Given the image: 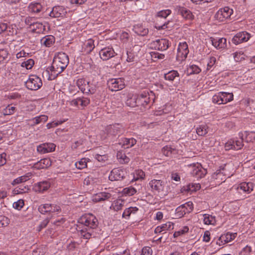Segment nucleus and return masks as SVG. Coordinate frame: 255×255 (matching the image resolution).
<instances>
[{
  "label": "nucleus",
  "mask_w": 255,
  "mask_h": 255,
  "mask_svg": "<svg viewBox=\"0 0 255 255\" xmlns=\"http://www.w3.org/2000/svg\"><path fill=\"white\" fill-rule=\"evenodd\" d=\"M80 222L84 225L80 231L81 236L85 239H89L94 235V230L98 226V220L95 216L89 214L82 216Z\"/></svg>",
  "instance_id": "obj_1"
},
{
  "label": "nucleus",
  "mask_w": 255,
  "mask_h": 255,
  "mask_svg": "<svg viewBox=\"0 0 255 255\" xmlns=\"http://www.w3.org/2000/svg\"><path fill=\"white\" fill-rule=\"evenodd\" d=\"M100 58L106 61L116 55V52L112 47L107 46L102 48L99 52Z\"/></svg>",
  "instance_id": "obj_14"
},
{
  "label": "nucleus",
  "mask_w": 255,
  "mask_h": 255,
  "mask_svg": "<svg viewBox=\"0 0 255 255\" xmlns=\"http://www.w3.org/2000/svg\"><path fill=\"white\" fill-rule=\"evenodd\" d=\"M151 59L153 61H156L158 59H163L165 56L163 54L156 52H152L150 53Z\"/></svg>",
  "instance_id": "obj_55"
},
{
  "label": "nucleus",
  "mask_w": 255,
  "mask_h": 255,
  "mask_svg": "<svg viewBox=\"0 0 255 255\" xmlns=\"http://www.w3.org/2000/svg\"><path fill=\"white\" fill-rule=\"evenodd\" d=\"M94 40L92 39H89L84 44L83 50L87 53H90L95 48Z\"/></svg>",
  "instance_id": "obj_30"
},
{
  "label": "nucleus",
  "mask_w": 255,
  "mask_h": 255,
  "mask_svg": "<svg viewBox=\"0 0 255 255\" xmlns=\"http://www.w3.org/2000/svg\"><path fill=\"white\" fill-rule=\"evenodd\" d=\"M189 51L187 43L186 42H180L177 49L176 60L179 63L184 61L187 58Z\"/></svg>",
  "instance_id": "obj_7"
},
{
  "label": "nucleus",
  "mask_w": 255,
  "mask_h": 255,
  "mask_svg": "<svg viewBox=\"0 0 255 255\" xmlns=\"http://www.w3.org/2000/svg\"><path fill=\"white\" fill-rule=\"evenodd\" d=\"M69 63L68 56L63 52H59L55 56L51 66L49 68L51 74L57 76L67 67Z\"/></svg>",
  "instance_id": "obj_2"
},
{
  "label": "nucleus",
  "mask_w": 255,
  "mask_h": 255,
  "mask_svg": "<svg viewBox=\"0 0 255 255\" xmlns=\"http://www.w3.org/2000/svg\"><path fill=\"white\" fill-rule=\"evenodd\" d=\"M200 187V185L199 183H190L184 187V190L191 193L199 190Z\"/></svg>",
  "instance_id": "obj_39"
},
{
  "label": "nucleus",
  "mask_w": 255,
  "mask_h": 255,
  "mask_svg": "<svg viewBox=\"0 0 255 255\" xmlns=\"http://www.w3.org/2000/svg\"><path fill=\"white\" fill-rule=\"evenodd\" d=\"M95 158L99 162H104L108 159V157L106 155H100L96 154L95 155Z\"/></svg>",
  "instance_id": "obj_64"
},
{
  "label": "nucleus",
  "mask_w": 255,
  "mask_h": 255,
  "mask_svg": "<svg viewBox=\"0 0 255 255\" xmlns=\"http://www.w3.org/2000/svg\"><path fill=\"white\" fill-rule=\"evenodd\" d=\"M186 213H188V210L185 209L182 205L177 207L175 211L176 216L178 218L182 217Z\"/></svg>",
  "instance_id": "obj_49"
},
{
  "label": "nucleus",
  "mask_w": 255,
  "mask_h": 255,
  "mask_svg": "<svg viewBox=\"0 0 255 255\" xmlns=\"http://www.w3.org/2000/svg\"><path fill=\"white\" fill-rule=\"evenodd\" d=\"M48 120V117L46 115H41L36 117L32 119L34 124L37 125L41 122H46Z\"/></svg>",
  "instance_id": "obj_52"
},
{
  "label": "nucleus",
  "mask_w": 255,
  "mask_h": 255,
  "mask_svg": "<svg viewBox=\"0 0 255 255\" xmlns=\"http://www.w3.org/2000/svg\"><path fill=\"white\" fill-rule=\"evenodd\" d=\"M138 210V208L136 207H130L126 208L122 214V217L126 219H128L131 215L135 214Z\"/></svg>",
  "instance_id": "obj_31"
},
{
  "label": "nucleus",
  "mask_w": 255,
  "mask_h": 255,
  "mask_svg": "<svg viewBox=\"0 0 255 255\" xmlns=\"http://www.w3.org/2000/svg\"><path fill=\"white\" fill-rule=\"evenodd\" d=\"M175 151V149L169 146H165L162 149V153L166 156H170Z\"/></svg>",
  "instance_id": "obj_51"
},
{
  "label": "nucleus",
  "mask_w": 255,
  "mask_h": 255,
  "mask_svg": "<svg viewBox=\"0 0 255 255\" xmlns=\"http://www.w3.org/2000/svg\"><path fill=\"white\" fill-rule=\"evenodd\" d=\"M151 191L154 194L159 196H165L167 191L165 190L166 183L162 180L153 179L149 182Z\"/></svg>",
  "instance_id": "obj_3"
},
{
  "label": "nucleus",
  "mask_w": 255,
  "mask_h": 255,
  "mask_svg": "<svg viewBox=\"0 0 255 255\" xmlns=\"http://www.w3.org/2000/svg\"><path fill=\"white\" fill-rule=\"evenodd\" d=\"M24 201L22 200H18L13 204V207L18 210H20L24 206Z\"/></svg>",
  "instance_id": "obj_59"
},
{
  "label": "nucleus",
  "mask_w": 255,
  "mask_h": 255,
  "mask_svg": "<svg viewBox=\"0 0 255 255\" xmlns=\"http://www.w3.org/2000/svg\"><path fill=\"white\" fill-rule=\"evenodd\" d=\"M38 211L42 214L47 213H52L59 212L61 209L59 206L53 204H43L38 207Z\"/></svg>",
  "instance_id": "obj_10"
},
{
  "label": "nucleus",
  "mask_w": 255,
  "mask_h": 255,
  "mask_svg": "<svg viewBox=\"0 0 255 255\" xmlns=\"http://www.w3.org/2000/svg\"><path fill=\"white\" fill-rule=\"evenodd\" d=\"M171 13V10L169 9L161 10L157 12L156 16L158 17L166 18Z\"/></svg>",
  "instance_id": "obj_50"
},
{
  "label": "nucleus",
  "mask_w": 255,
  "mask_h": 255,
  "mask_svg": "<svg viewBox=\"0 0 255 255\" xmlns=\"http://www.w3.org/2000/svg\"><path fill=\"white\" fill-rule=\"evenodd\" d=\"M176 8L178 13L181 14L184 19L188 20L194 19V16L189 10L182 7H177Z\"/></svg>",
  "instance_id": "obj_24"
},
{
  "label": "nucleus",
  "mask_w": 255,
  "mask_h": 255,
  "mask_svg": "<svg viewBox=\"0 0 255 255\" xmlns=\"http://www.w3.org/2000/svg\"><path fill=\"white\" fill-rule=\"evenodd\" d=\"M51 165V161L49 158H46L42 159L37 162L35 163L33 167L36 169H41L46 168Z\"/></svg>",
  "instance_id": "obj_23"
},
{
  "label": "nucleus",
  "mask_w": 255,
  "mask_h": 255,
  "mask_svg": "<svg viewBox=\"0 0 255 255\" xmlns=\"http://www.w3.org/2000/svg\"><path fill=\"white\" fill-rule=\"evenodd\" d=\"M191 168V174L197 178H201L205 175L206 171L203 169L201 165L199 163L190 165Z\"/></svg>",
  "instance_id": "obj_13"
},
{
  "label": "nucleus",
  "mask_w": 255,
  "mask_h": 255,
  "mask_svg": "<svg viewBox=\"0 0 255 255\" xmlns=\"http://www.w3.org/2000/svg\"><path fill=\"white\" fill-rule=\"evenodd\" d=\"M237 236V233H227L223 234L217 240V244L220 246L230 242L234 240Z\"/></svg>",
  "instance_id": "obj_18"
},
{
  "label": "nucleus",
  "mask_w": 255,
  "mask_h": 255,
  "mask_svg": "<svg viewBox=\"0 0 255 255\" xmlns=\"http://www.w3.org/2000/svg\"><path fill=\"white\" fill-rule=\"evenodd\" d=\"M150 47L160 51L166 50L169 47L168 41L165 39H158L152 41Z\"/></svg>",
  "instance_id": "obj_12"
},
{
  "label": "nucleus",
  "mask_w": 255,
  "mask_h": 255,
  "mask_svg": "<svg viewBox=\"0 0 255 255\" xmlns=\"http://www.w3.org/2000/svg\"><path fill=\"white\" fill-rule=\"evenodd\" d=\"M134 50H137L134 46L132 49L127 51V61L128 62H131L135 61L137 56V53Z\"/></svg>",
  "instance_id": "obj_41"
},
{
  "label": "nucleus",
  "mask_w": 255,
  "mask_h": 255,
  "mask_svg": "<svg viewBox=\"0 0 255 255\" xmlns=\"http://www.w3.org/2000/svg\"><path fill=\"white\" fill-rule=\"evenodd\" d=\"M90 103V100L86 97H79L72 100L70 102V105L74 106H81L84 107L87 106Z\"/></svg>",
  "instance_id": "obj_22"
},
{
  "label": "nucleus",
  "mask_w": 255,
  "mask_h": 255,
  "mask_svg": "<svg viewBox=\"0 0 255 255\" xmlns=\"http://www.w3.org/2000/svg\"><path fill=\"white\" fill-rule=\"evenodd\" d=\"M125 202L124 200L121 198H118L112 202L110 209L115 211L121 210L124 206Z\"/></svg>",
  "instance_id": "obj_26"
},
{
  "label": "nucleus",
  "mask_w": 255,
  "mask_h": 255,
  "mask_svg": "<svg viewBox=\"0 0 255 255\" xmlns=\"http://www.w3.org/2000/svg\"><path fill=\"white\" fill-rule=\"evenodd\" d=\"M232 93L220 92L214 95L212 99V102L218 105L225 104L233 100Z\"/></svg>",
  "instance_id": "obj_4"
},
{
  "label": "nucleus",
  "mask_w": 255,
  "mask_h": 255,
  "mask_svg": "<svg viewBox=\"0 0 255 255\" xmlns=\"http://www.w3.org/2000/svg\"><path fill=\"white\" fill-rule=\"evenodd\" d=\"M28 8L33 13H39L41 11L42 6L40 3H33L30 4Z\"/></svg>",
  "instance_id": "obj_46"
},
{
  "label": "nucleus",
  "mask_w": 255,
  "mask_h": 255,
  "mask_svg": "<svg viewBox=\"0 0 255 255\" xmlns=\"http://www.w3.org/2000/svg\"><path fill=\"white\" fill-rule=\"evenodd\" d=\"M174 224L171 222H168L165 224L157 226L154 230L155 233H166V231L173 229Z\"/></svg>",
  "instance_id": "obj_25"
},
{
  "label": "nucleus",
  "mask_w": 255,
  "mask_h": 255,
  "mask_svg": "<svg viewBox=\"0 0 255 255\" xmlns=\"http://www.w3.org/2000/svg\"><path fill=\"white\" fill-rule=\"evenodd\" d=\"M133 30L137 34L144 36L148 32V30L143 26L141 24H137L133 26Z\"/></svg>",
  "instance_id": "obj_33"
},
{
  "label": "nucleus",
  "mask_w": 255,
  "mask_h": 255,
  "mask_svg": "<svg viewBox=\"0 0 255 255\" xmlns=\"http://www.w3.org/2000/svg\"><path fill=\"white\" fill-rule=\"evenodd\" d=\"M254 188V185L252 182H243L236 187V189L241 193L242 191L244 193H250Z\"/></svg>",
  "instance_id": "obj_20"
},
{
  "label": "nucleus",
  "mask_w": 255,
  "mask_h": 255,
  "mask_svg": "<svg viewBox=\"0 0 255 255\" xmlns=\"http://www.w3.org/2000/svg\"><path fill=\"white\" fill-rule=\"evenodd\" d=\"M179 73L177 71L171 70L164 74V78L166 80L173 81L176 77H179Z\"/></svg>",
  "instance_id": "obj_44"
},
{
  "label": "nucleus",
  "mask_w": 255,
  "mask_h": 255,
  "mask_svg": "<svg viewBox=\"0 0 255 255\" xmlns=\"http://www.w3.org/2000/svg\"><path fill=\"white\" fill-rule=\"evenodd\" d=\"M197 133L200 136H203L207 132V128L206 126H199L196 129Z\"/></svg>",
  "instance_id": "obj_54"
},
{
  "label": "nucleus",
  "mask_w": 255,
  "mask_h": 255,
  "mask_svg": "<svg viewBox=\"0 0 255 255\" xmlns=\"http://www.w3.org/2000/svg\"><path fill=\"white\" fill-rule=\"evenodd\" d=\"M126 171L122 169L114 168L113 169L109 176L111 181L120 180L125 178Z\"/></svg>",
  "instance_id": "obj_16"
},
{
  "label": "nucleus",
  "mask_w": 255,
  "mask_h": 255,
  "mask_svg": "<svg viewBox=\"0 0 255 255\" xmlns=\"http://www.w3.org/2000/svg\"><path fill=\"white\" fill-rule=\"evenodd\" d=\"M64 121H57V122H52L51 123H49L46 125V127L47 128L49 129L52 128L56 127L61 124H62Z\"/></svg>",
  "instance_id": "obj_61"
},
{
  "label": "nucleus",
  "mask_w": 255,
  "mask_h": 255,
  "mask_svg": "<svg viewBox=\"0 0 255 255\" xmlns=\"http://www.w3.org/2000/svg\"><path fill=\"white\" fill-rule=\"evenodd\" d=\"M234 59L236 62H240L245 59L246 55L241 51H236L233 54Z\"/></svg>",
  "instance_id": "obj_48"
},
{
  "label": "nucleus",
  "mask_w": 255,
  "mask_h": 255,
  "mask_svg": "<svg viewBox=\"0 0 255 255\" xmlns=\"http://www.w3.org/2000/svg\"><path fill=\"white\" fill-rule=\"evenodd\" d=\"M64 9L59 6H55L49 13V16L52 17H59L64 13Z\"/></svg>",
  "instance_id": "obj_34"
},
{
  "label": "nucleus",
  "mask_w": 255,
  "mask_h": 255,
  "mask_svg": "<svg viewBox=\"0 0 255 255\" xmlns=\"http://www.w3.org/2000/svg\"><path fill=\"white\" fill-rule=\"evenodd\" d=\"M56 145L51 142H46L39 144L37 146V151L40 154L51 152L55 150Z\"/></svg>",
  "instance_id": "obj_15"
},
{
  "label": "nucleus",
  "mask_w": 255,
  "mask_h": 255,
  "mask_svg": "<svg viewBox=\"0 0 255 255\" xmlns=\"http://www.w3.org/2000/svg\"><path fill=\"white\" fill-rule=\"evenodd\" d=\"M89 161V159L87 158H83L75 163V166L79 169H83L87 167V162Z\"/></svg>",
  "instance_id": "obj_45"
},
{
  "label": "nucleus",
  "mask_w": 255,
  "mask_h": 255,
  "mask_svg": "<svg viewBox=\"0 0 255 255\" xmlns=\"http://www.w3.org/2000/svg\"><path fill=\"white\" fill-rule=\"evenodd\" d=\"M16 111V108L12 105H7L2 111L3 114L5 116L13 114Z\"/></svg>",
  "instance_id": "obj_47"
},
{
  "label": "nucleus",
  "mask_w": 255,
  "mask_h": 255,
  "mask_svg": "<svg viewBox=\"0 0 255 255\" xmlns=\"http://www.w3.org/2000/svg\"><path fill=\"white\" fill-rule=\"evenodd\" d=\"M250 34L243 31L238 33L232 39V42L236 45H238L242 42L247 41L250 38Z\"/></svg>",
  "instance_id": "obj_17"
},
{
  "label": "nucleus",
  "mask_w": 255,
  "mask_h": 255,
  "mask_svg": "<svg viewBox=\"0 0 255 255\" xmlns=\"http://www.w3.org/2000/svg\"><path fill=\"white\" fill-rule=\"evenodd\" d=\"M243 134L244 140L247 142H254L255 141V132H247L245 131L244 133L242 132Z\"/></svg>",
  "instance_id": "obj_40"
},
{
  "label": "nucleus",
  "mask_w": 255,
  "mask_h": 255,
  "mask_svg": "<svg viewBox=\"0 0 255 255\" xmlns=\"http://www.w3.org/2000/svg\"><path fill=\"white\" fill-rule=\"evenodd\" d=\"M8 52L6 49L0 50V63L6 60L8 57Z\"/></svg>",
  "instance_id": "obj_57"
},
{
  "label": "nucleus",
  "mask_w": 255,
  "mask_h": 255,
  "mask_svg": "<svg viewBox=\"0 0 255 255\" xmlns=\"http://www.w3.org/2000/svg\"><path fill=\"white\" fill-rule=\"evenodd\" d=\"M77 85L83 93L93 94L95 88L91 87L89 82L84 79H79L77 81Z\"/></svg>",
  "instance_id": "obj_11"
},
{
  "label": "nucleus",
  "mask_w": 255,
  "mask_h": 255,
  "mask_svg": "<svg viewBox=\"0 0 255 255\" xmlns=\"http://www.w3.org/2000/svg\"><path fill=\"white\" fill-rule=\"evenodd\" d=\"M26 87L31 90H37L42 85L41 79L36 75H30L25 82Z\"/></svg>",
  "instance_id": "obj_6"
},
{
  "label": "nucleus",
  "mask_w": 255,
  "mask_h": 255,
  "mask_svg": "<svg viewBox=\"0 0 255 255\" xmlns=\"http://www.w3.org/2000/svg\"><path fill=\"white\" fill-rule=\"evenodd\" d=\"M240 138L231 139L229 140L225 145V148L226 150L230 149L239 150L243 146V134L239 133Z\"/></svg>",
  "instance_id": "obj_5"
},
{
  "label": "nucleus",
  "mask_w": 255,
  "mask_h": 255,
  "mask_svg": "<svg viewBox=\"0 0 255 255\" xmlns=\"http://www.w3.org/2000/svg\"><path fill=\"white\" fill-rule=\"evenodd\" d=\"M31 29L35 33H43L45 31V25L41 22H34L31 27Z\"/></svg>",
  "instance_id": "obj_32"
},
{
  "label": "nucleus",
  "mask_w": 255,
  "mask_h": 255,
  "mask_svg": "<svg viewBox=\"0 0 255 255\" xmlns=\"http://www.w3.org/2000/svg\"><path fill=\"white\" fill-rule=\"evenodd\" d=\"M50 187V183L47 181L40 182L34 186L35 191L43 192L47 190Z\"/></svg>",
  "instance_id": "obj_29"
},
{
  "label": "nucleus",
  "mask_w": 255,
  "mask_h": 255,
  "mask_svg": "<svg viewBox=\"0 0 255 255\" xmlns=\"http://www.w3.org/2000/svg\"><path fill=\"white\" fill-rule=\"evenodd\" d=\"M233 13V10L228 6L220 8L215 14V18L219 21H224L230 17Z\"/></svg>",
  "instance_id": "obj_9"
},
{
  "label": "nucleus",
  "mask_w": 255,
  "mask_h": 255,
  "mask_svg": "<svg viewBox=\"0 0 255 255\" xmlns=\"http://www.w3.org/2000/svg\"><path fill=\"white\" fill-rule=\"evenodd\" d=\"M32 174L30 172L27 173L24 175L18 177L15 179L12 182V185H15L16 184L25 182L29 180L31 177Z\"/></svg>",
  "instance_id": "obj_38"
},
{
  "label": "nucleus",
  "mask_w": 255,
  "mask_h": 255,
  "mask_svg": "<svg viewBox=\"0 0 255 255\" xmlns=\"http://www.w3.org/2000/svg\"><path fill=\"white\" fill-rule=\"evenodd\" d=\"M203 222L205 225H214L216 223V218L215 216L205 214L203 215Z\"/></svg>",
  "instance_id": "obj_37"
},
{
  "label": "nucleus",
  "mask_w": 255,
  "mask_h": 255,
  "mask_svg": "<svg viewBox=\"0 0 255 255\" xmlns=\"http://www.w3.org/2000/svg\"><path fill=\"white\" fill-rule=\"evenodd\" d=\"M123 145L126 146V148H129L133 146L136 143V140L133 138H125L122 139Z\"/></svg>",
  "instance_id": "obj_42"
},
{
  "label": "nucleus",
  "mask_w": 255,
  "mask_h": 255,
  "mask_svg": "<svg viewBox=\"0 0 255 255\" xmlns=\"http://www.w3.org/2000/svg\"><path fill=\"white\" fill-rule=\"evenodd\" d=\"M137 192L136 189L132 186L126 187L123 189L122 192L123 195L126 196H131Z\"/></svg>",
  "instance_id": "obj_43"
},
{
  "label": "nucleus",
  "mask_w": 255,
  "mask_h": 255,
  "mask_svg": "<svg viewBox=\"0 0 255 255\" xmlns=\"http://www.w3.org/2000/svg\"><path fill=\"white\" fill-rule=\"evenodd\" d=\"M133 178L131 182L143 180L145 178V173L140 169L135 170L132 173Z\"/></svg>",
  "instance_id": "obj_36"
},
{
  "label": "nucleus",
  "mask_w": 255,
  "mask_h": 255,
  "mask_svg": "<svg viewBox=\"0 0 255 255\" xmlns=\"http://www.w3.org/2000/svg\"><path fill=\"white\" fill-rule=\"evenodd\" d=\"M216 58L215 57H210L207 64V70H210L216 63Z\"/></svg>",
  "instance_id": "obj_63"
},
{
  "label": "nucleus",
  "mask_w": 255,
  "mask_h": 255,
  "mask_svg": "<svg viewBox=\"0 0 255 255\" xmlns=\"http://www.w3.org/2000/svg\"><path fill=\"white\" fill-rule=\"evenodd\" d=\"M55 42V37L52 35H46L43 37L40 40L42 45L45 47L51 46Z\"/></svg>",
  "instance_id": "obj_28"
},
{
  "label": "nucleus",
  "mask_w": 255,
  "mask_h": 255,
  "mask_svg": "<svg viewBox=\"0 0 255 255\" xmlns=\"http://www.w3.org/2000/svg\"><path fill=\"white\" fill-rule=\"evenodd\" d=\"M9 219L4 216H0V228L7 226L9 224Z\"/></svg>",
  "instance_id": "obj_58"
},
{
  "label": "nucleus",
  "mask_w": 255,
  "mask_h": 255,
  "mask_svg": "<svg viewBox=\"0 0 255 255\" xmlns=\"http://www.w3.org/2000/svg\"><path fill=\"white\" fill-rule=\"evenodd\" d=\"M112 197L110 193L100 192L93 195L92 200L94 202H100L109 200Z\"/></svg>",
  "instance_id": "obj_19"
},
{
  "label": "nucleus",
  "mask_w": 255,
  "mask_h": 255,
  "mask_svg": "<svg viewBox=\"0 0 255 255\" xmlns=\"http://www.w3.org/2000/svg\"><path fill=\"white\" fill-rule=\"evenodd\" d=\"M152 250L149 247H144L142 248L141 255H152Z\"/></svg>",
  "instance_id": "obj_60"
},
{
  "label": "nucleus",
  "mask_w": 255,
  "mask_h": 255,
  "mask_svg": "<svg viewBox=\"0 0 255 255\" xmlns=\"http://www.w3.org/2000/svg\"><path fill=\"white\" fill-rule=\"evenodd\" d=\"M108 85L112 91H118L125 88V80L122 78L111 79L108 81Z\"/></svg>",
  "instance_id": "obj_8"
},
{
  "label": "nucleus",
  "mask_w": 255,
  "mask_h": 255,
  "mask_svg": "<svg viewBox=\"0 0 255 255\" xmlns=\"http://www.w3.org/2000/svg\"><path fill=\"white\" fill-rule=\"evenodd\" d=\"M149 101V97L146 93L137 95V106H141L144 107L148 104Z\"/></svg>",
  "instance_id": "obj_27"
},
{
  "label": "nucleus",
  "mask_w": 255,
  "mask_h": 255,
  "mask_svg": "<svg viewBox=\"0 0 255 255\" xmlns=\"http://www.w3.org/2000/svg\"><path fill=\"white\" fill-rule=\"evenodd\" d=\"M251 247L247 246L241 251V255H251Z\"/></svg>",
  "instance_id": "obj_62"
},
{
  "label": "nucleus",
  "mask_w": 255,
  "mask_h": 255,
  "mask_svg": "<svg viewBox=\"0 0 255 255\" xmlns=\"http://www.w3.org/2000/svg\"><path fill=\"white\" fill-rule=\"evenodd\" d=\"M137 95L129 94L126 101V105L129 107H134L137 106Z\"/></svg>",
  "instance_id": "obj_35"
},
{
  "label": "nucleus",
  "mask_w": 255,
  "mask_h": 255,
  "mask_svg": "<svg viewBox=\"0 0 255 255\" xmlns=\"http://www.w3.org/2000/svg\"><path fill=\"white\" fill-rule=\"evenodd\" d=\"M34 64L33 60L29 59L26 61H24L21 63V66L22 67L25 68L27 70H29L32 68Z\"/></svg>",
  "instance_id": "obj_53"
},
{
  "label": "nucleus",
  "mask_w": 255,
  "mask_h": 255,
  "mask_svg": "<svg viewBox=\"0 0 255 255\" xmlns=\"http://www.w3.org/2000/svg\"><path fill=\"white\" fill-rule=\"evenodd\" d=\"M188 231V227L187 226H184L182 229H180L179 231L175 232L174 233L173 236L174 237H177L178 236L185 234V233H187Z\"/></svg>",
  "instance_id": "obj_56"
},
{
  "label": "nucleus",
  "mask_w": 255,
  "mask_h": 255,
  "mask_svg": "<svg viewBox=\"0 0 255 255\" xmlns=\"http://www.w3.org/2000/svg\"><path fill=\"white\" fill-rule=\"evenodd\" d=\"M211 42L212 45L218 49H224L227 46V40L224 38H213Z\"/></svg>",
  "instance_id": "obj_21"
}]
</instances>
